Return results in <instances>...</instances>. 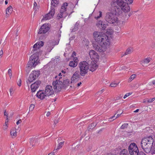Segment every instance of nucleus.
<instances>
[{"label":"nucleus","mask_w":155,"mask_h":155,"mask_svg":"<svg viewBox=\"0 0 155 155\" xmlns=\"http://www.w3.org/2000/svg\"><path fill=\"white\" fill-rule=\"evenodd\" d=\"M3 52L2 50H1L0 51V58H1L2 57V55H3Z\"/></svg>","instance_id":"nucleus-51"},{"label":"nucleus","mask_w":155,"mask_h":155,"mask_svg":"<svg viewBox=\"0 0 155 155\" xmlns=\"http://www.w3.org/2000/svg\"><path fill=\"white\" fill-rule=\"evenodd\" d=\"M153 143V140L151 136L142 139L141 142V148L146 153H149L151 150Z\"/></svg>","instance_id":"nucleus-3"},{"label":"nucleus","mask_w":155,"mask_h":155,"mask_svg":"<svg viewBox=\"0 0 155 155\" xmlns=\"http://www.w3.org/2000/svg\"><path fill=\"white\" fill-rule=\"evenodd\" d=\"M62 76V75H61V73H60L59 74H58V76H56L55 77V78H58H58H59V80H60V78H61V76Z\"/></svg>","instance_id":"nucleus-50"},{"label":"nucleus","mask_w":155,"mask_h":155,"mask_svg":"<svg viewBox=\"0 0 155 155\" xmlns=\"http://www.w3.org/2000/svg\"><path fill=\"white\" fill-rule=\"evenodd\" d=\"M39 60L38 57L35 54H33L30 58V60L28 62V64L30 65L29 67H35L39 63Z\"/></svg>","instance_id":"nucleus-9"},{"label":"nucleus","mask_w":155,"mask_h":155,"mask_svg":"<svg viewBox=\"0 0 155 155\" xmlns=\"http://www.w3.org/2000/svg\"><path fill=\"white\" fill-rule=\"evenodd\" d=\"M132 94V93H127L125 94V95L124 97V98L125 99L127 97L129 96L130 95H131Z\"/></svg>","instance_id":"nucleus-44"},{"label":"nucleus","mask_w":155,"mask_h":155,"mask_svg":"<svg viewBox=\"0 0 155 155\" xmlns=\"http://www.w3.org/2000/svg\"><path fill=\"white\" fill-rule=\"evenodd\" d=\"M151 153L152 154H155V141L153 144L152 147L151 148V150H150Z\"/></svg>","instance_id":"nucleus-31"},{"label":"nucleus","mask_w":155,"mask_h":155,"mask_svg":"<svg viewBox=\"0 0 155 155\" xmlns=\"http://www.w3.org/2000/svg\"><path fill=\"white\" fill-rule=\"evenodd\" d=\"M35 107V105L33 104H31L30 105L29 110V111H32Z\"/></svg>","instance_id":"nucleus-42"},{"label":"nucleus","mask_w":155,"mask_h":155,"mask_svg":"<svg viewBox=\"0 0 155 155\" xmlns=\"http://www.w3.org/2000/svg\"><path fill=\"white\" fill-rule=\"evenodd\" d=\"M151 60V58H147L143 60V61L142 62V64H147Z\"/></svg>","instance_id":"nucleus-30"},{"label":"nucleus","mask_w":155,"mask_h":155,"mask_svg":"<svg viewBox=\"0 0 155 155\" xmlns=\"http://www.w3.org/2000/svg\"><path fill=\"white\" fill-rule=\"evenodd\" d=\"M10 134L12 136H13L14 137L16 136V130L14 128L12 129L11 131Z\"/></svg>","instance_id":"nucleus-32"},{"label":"nucleus","mask_w":155,"mask_h":155,"mask_svg":"<svg viewBox=\"0 0 155 155\" xmlns=\"http://www.w3.org/2000/svg\"><path fill=\"white\" fill-rule=\"evenodd\" d=\"M74 58H73V61H74L75 62H77L78 63V58L77 57H73Z\"/></svg>","instance_id":"nucleus-49"},{"label":"nucleus","mask_w":155,"mask_h":155,"mask_svg":"<svg viewBox=\"0 0 155 155\" xmlns=\"http://www.w3.org/2000/svg\"><path fill=\"white\" fill-rule=\"evenodd\" d=\"M59 119H58L57 120H55L54 121V124L55 125H56V124H57L59 121Z\"/></svg>","instance_id":"nucleus-52"},{"label":"nucleus","mask_w":155,"mask_h":155,"mask_svg":"<svg viewBox=\"0 0 155 155\" xmlns=\"http://www.w3.org/2000/svg\"><path fill=\"white\" fill-rule=\"evenodd\" d=\"M128 150L130 155H138L139 150L135 143H131L129 146Z\"/></svg>","instance_id":"nucleus-10"},{"label":"nucleus","mask_w":155,"mask_h":155,"mask_svg":"<svg viewBox=\"0 0 155 155\" xmlns=\"http://www.w3.org/2000/svg\"><path fill=\"white\" fill-rule=\"evenodd\" d=\"M21 79H18V81L17 82V84L19 86H20L21 85Z\"/></svg>","instance_id":"nucleus-48"},{"label":"nucleus","mask_w":155,"mask_h":155,"mask_svg":"<svg viewBox=\"0 0 155 155\" xmlns=\"http://www.w3.org/2000/svg\"><path fill=\"white\" fill-rule=\"evenodd\" d=\"M76 53L74 51L72 54V57H74L75 56H76Z\"/></svg>","instance_id":"nucleus-56"},{"label":"nucleus","mask_w":155,"mask_h":155,"mask_svg":"<svg viewBox=\"0 0 155 155\" xmlns=\"http://www.w3.org/2000/svg\"><path fill=\"white\" fill-rule=\"evenodd\" d=\"M70 81L68 79L64 80L63 82V88H65L70 84Z\"/></svg>","instance_id":"nucleus-23"},{"label":"nucleus","mask_w":155,"mask_h":155,"mask_svg":"<svg viewBox=\"0 0 155 155\" xmlns=\"http://www.w3.org/2000/svg\"><path fill=\"white\" fill-rule=\"evenodd\" d=\"M22 122V120L21 119L19 120L17 122L16 124L18 125L19 124L21 123Z\"/></svg>","instance_id":"nucleus-53"},{"label":"nucleus","mask_w":155,"mask_h":155,"mask_svg":"<svg viewBox=\"0 0 155 155\" xmlns=\"http://www.w3.org/2000/svg\"><path fill=\"white\" fill-rule=\"evenodd\" d=\"M80 78V75L77 71L75 72L73 75L71 79V83H74L78 81Z\"/></svg>","instance_id":"nucleus-17"},{"label":"nucleus","mask_w":155,"mask_h":155,"mask_svg":"<svg viewBox=\"0 0 155 155\" xmlns=\"http://www.w3.org/2000/svg\"><path fill=\"white\" fill-rule=\"evenodd\" d=\"M4 115L6 116H7V118H8V114H7V113L6 112V111H5L4 112Z\"/></svg>","instance_id":"nucleus-62"},{"label":"nucleus","mask_w":155,"mask_h":155,"mask_svg":"<svg viewBox=\"0 0 155 155\" xmlns=\"http://www.w3.org/2000/svg\"><path fill=\"white\" fill-rule=\"evenodd\" d=\"M101 28L100 29L102 30H104L107 26L108 24L107 22L102 21V24H101Z\"/></svg>","instance_id":"nucleus-24"},{"label":"nucleus","mask_w":155,"mask_h":155,"mask_svg":"<svg viewBox=\"0 0 155 155\" xmlns=\"http://www.w3.org/2000/svg\"><path fill=\"white\" fill-rule=\"evenodd\" d=\"M58 143L57 147H55L54 151L56 152L58 150L61 148L64 144V141L62 140L61 138H59L58 140Z\"/></svg>","instance_id":"nucleus-19"},{"label":"nucleus","mask_w":155,"mask_h":155,"mask_svg":"<svg viewBox=\"0 0 155 155\" xmlns=\"http://www.w3.org/2000/svg\"><path fill=\"white\" fill-rule=\"evenodd\" d=\"M90 66V70L92 71H94L97 68V64L94 62L91 63Z\"/></svg>","instance_id":"nucleus-22"},{"label":"nucleus","mask_w":155,"mask_h":155,"mask_svg":"<svg viewBox=\"0 0 155 155\" xmlns=\"http://www.w3.org/2000/svg\"><path fill=\"white\" fill-rule=\"evenodd\" d=\"M8 73L9 74H12V70L11 69H9L8 70Z\"/></svg>","instance_id":"nucleus-58"},{"label":"nucleus","mask_w":155,"mask_h":155,"mask_svg":"<svg viewBox=\"0 0 155 155\" xmlns=\"http://www.w3.org/2000/svg\"><path fill=\"white\" fill-rule=\"evenodd\" d=\"M82 83L81 82H80L79 83H78L77 84V87H79L81 84Z\"/></svg>","instance_id":"nucleus-61"},{"label":"nucleus","mask_w":155,"mask_h":155,"mask_svg":"<svg viewBox=\"0 0 155 155\" xmlns=\"http://www.w3.org/2000/svg\"><path fill=\"white\" fill-rule=\"evenodd\" d=\"M122 97V96L121 95H120V96H118L116 97L115 100H120Z\"/></svg>","instance_id":"nucleus-46"},{"label":"nucleus","mask_w":155,"mask_h":155,"mask_svg":"<svg viewBox=\"0 0 155 155\" xmlns=\"http://www.w3.org/2000/svg\"><path fill=\"white\" fill-rule=\"evenodd\" d=\"M99 15L97 17H95V18L96 19H98L99 18H100L102 17V12L101 11L99 12Z\"/></svg>","instance_id":"nucleus-41"},{"label":"nucleus","mask_w":155,"mask_h":155,"mask_svg":"<svg viewBox=\"0 0 155 155\" xmlns=\"http://www.w3.org/2000/svg\"><path fill=\"white\" fill-rule=\"evenodd\" d=\"M41 83L40 81H37L33 84H32L31 86V91L32 92H35L36 89L39 87Z\"/></svg>","instance_id":"nucleus-18"},{"label":"nucleus","mask_w":155,"mask_h":155,"mask_svg":"<svg viewBox=\"0 0 155 155\" xmlns=\"http://www.w3.org/2000/svg\"><path fill=\"white\" fill-rule=\"evenodd\" d=\"M40 74L39 71H34L30 74L28 80L27 81L28 84H30L34 80L37 78Z\"/></svg>","instance_id":"nucleus-11"},{"label":"nucleus","mask_w":155,"mask_h":155,"mask_svg":"<svg viewBox=\"0 0 155 155\" xmlns=\"http://www.w3.org/2000/svg\"><path fill=\"white\" fill-rule=\"evenodd\" d=\"M13 89L12 88H10V92L11 95V93L13 91Z\"/></svg>","instance_id":"nucleus-60"},{"label":"nucleus","mask_w":155,"mask_h":155,"mask_svg":"<svg viewBox=\"0 0 155 155\" xmlns=\"http://www.w3.org/2000/svg\"><path fill=\"white\" fill-rule=\"evenodd\" d=\"M39 6L38 5L37 3L36 2H34V3L33 8L34 10L37 11L39 9Z\"/></svg>","instance_id":"nucleus-36"},{"label":"nucleus","mask_w":155,"mask_h":155,"mask_svg":"<svg viewBox=\"0 0 155 155\" xmlns=\"http://www.w3.org/2000/svg\"><path fill=\"white\" fill-rule=\"evenodd\" d=\"M13 11L12 8L11 6H9L6 10V17L8 18L9 15L11 14Z\"/></svg>","instance_id":"nucleus-21"},{"label":"nucleus","mask_w":155,"mask_h":155,"mask_svg":"<svg viewBox=\"0 0 155 155\" xmlns=\"http://www.w3.org/2000/svg\"><path fill=\"white\" fill-rule=\"evenodd\" d=\"M55 14V9L51 8L49 12L46 14L43 18L42 20H47L52 18Z\"/></svg>","instance_id":"nucleus-12"},{"label":"nucleus","mask_w":155,"mask_h":155,"mask_svg":"<svg viewBox=\"0 0 155 155\" xmlns=\"http://www.w3.org/2000/svg\"><path fill=\"white\" fill-rule=\"evenodd\" d=\"M101 24H102V21H98L96 24V25L98 28H101Z\"/></svg>","instance_id":"nucleus-35"},{"label":"nucleus","mask_w":155,"mask_h":155,"mask_svg":"<svg viewBox=\"0 0 155 155\" xmlns=\"http://www.w3.org/2000/svg\"><path fill=\"white\" fill-rule=\"evenodd\" d=\"M139 155H146L143 152H140L139 153Z\"/></svg>","instance_id":"nucleus-57"},{"label":"nucleus","mask_w":155,"mask_h":155,"mask_svg":"<svg viewBox=\"0 0 155 155\" xmlns=\"http://www.w3.org/2000/svg\"><path fill=\"white\" fill-rule=\"evenodd\" d=\"M133 1V0H113L111 2V5L112 6L117 5L124 12H128L130 9L128 4H131Z\"/></svg>","instance_id":"nucleus-2"},{"label":"nucleus","mask_w":155,"mask_h":155,"mask_svg":"<svg viewBox=\"0 0 155 155\" xmlns=\"http://www.w3.org/2000/svg\"><path fill=\"white\" fill-rule=\"evenodd\" d=\"M36 95L38 98L41 100H43L45 97L48 96L47 95H46L45 92H44V91H38Z\"/></svg>","instance_id":"nucleus-20"},{"label":"nucleus","mask_w":155,"mask_h":155,"mask_svg":"<svg viewBox=\"0 0 155 155\" xmlns=\"http://www.w3.org/2000/svg\"><path fill=\"white\" fill-rule=\"evenodd\" d=\"M8 122V118H7V119L6 120L5 123V125L7 126V123Z\"/></svg>","instance_id":"nucleus-59"},{"label":"nucleus","mask_w":155,"mask_h":155,"mask_svg":"<svg viewBox=\"0 0 155 155\" xmlns=\"http://www.w3.org/2000/svg\"><path fill=\"white\" fill-rule=\"evenodd\" d=\"M49 29V28L48 24H43L39 29L38 34H45Z\"/></svg>","instance_id":"nucleus-14"},{"label":"nucleus","mask_w":155,"mask_h":155,"mask_svg":"<svg viewBox=\"0 0 155 155\" xmlns=\"http://www.w3.org/2000/svg\"><path fill=\"white\" fill-rule=\"evenodd\" d=\"M96 125L97 124L95 123H92L88 127V130H90V129H94Z\"/></svg>","instance_id":"nucleus-28"},{"label":"nucleus","mask_w":155,"mask_h":155,"mask_svg":"<svg viewBox=\"0 0 155 155\" xmlns=\"http://www.w3.org/2000/svg\"><path fill=\"white\" fill-rule=\"evenodd\" d=\"M94 38L97 42L110 45V42L108 36L104 33L95 31L93 33Z\"/></svg>","instance_id":"nucleus-4"},{"label":"nucleus","mask_w":155,"mask_h":155,"mask_svg":"<svg viewBox=\"0 0 155 155\" xmlns=\"http://www.w3.org/2000/svg\"><path fill=\"white\" fill-rule=\"evenodd\" d=\"M29 65L28 66V68H27V69L26 70V73L27 74H28L30 71V68L31 67H29V66H30V65Z\"/></svg>","instance_id":"nucleus-45"},{"label":"nucleus","mask_w":155,"mask_h":155,"mask_svg":"<svg viewBox=\"0 0 155 155\" xmlns=\"http://www.w3.org/2000/svg\"><path fill=\"white\" fill-rule=\"evenodd\" d=\"M118 84L112 83L110 84V86L112 87H117Z\"/></svg>","instance_id":"nucleus-43"},{"label":"nucleus","mask_w":155,"mask_h":155,"mask_svg":"<svg viewBox=\"0 0 155 155\" xmlns=\"http://www.w3.org/2000/svg\"><path fill=\"white\" fill-rule=\"evenodd\" d=\"M104 92V90L102 89L100 91H99L97 92L98 94H102Z\"/></svg>","instance_id":"nucleus-55"},{"label":"nucleus","mask_w":155,"mask_h":155,"mask_svg":"<svg viewBox=\"0 0 155 155\" xmlns=\"http://www.w3.org/2000/svg\"><path fill=\"white\" fill-rule=\"evenodd\" d=\"M150 85H155V80L153 81L152 82L150 83Z\"/></svg>","instance_id":"nucleus-54"},{"label":"nucleus","mask_w":155,"mask_h":155,"mask_svg":"<svg viewBox=\"0 0 155 155\" xmlns=\"http://www.w3.org/2000/svg\"><path fill=\"white\" fill-rule=\"evenodd\" d=\"M58 3V0H52L51 5L54 6H55V5H57Z\"/></svg>","instance_id":"nucleus-33"},{"label":"nucleus","mask_w":155,"mask_h":155,"mask_svg":"<svg viewBox=\"0 0 155 155\" xmlns=\"http://www.w3.org/2000/svg\"><path fill=\"white\" fill-rule=\"evenodd\" d=\"M120 155H129L128 151L126 149H123L120 152Z\"/></svg>","instance_id":"nucleus-26"},{"label":"nucleus","mask_w":155,"mask_h":155,"mask_svg":"<svg viewBox=\"0 0 155 155\" xmlns=\"http://www.w3.org/2000/svg\"><path fill=\"white\" fill-rule=\"evenodd\" d=\"M89 54L91 59H94V61H97L98 59L99 56L95 51L92 50H90Z\"/></svg>","instance_id":"nucleus-13"},{"label":"nucleus","mask_w":155,"mask_h":155,"mask_svg":"<svg viewBox=\"0 0 155 155\" xmlns=\"http://www.w3.org/2000/svg\"><path fill=\"white\" fill-rule=\"evenodd\" d=\"M111 12H107L105 14L104 19L106 22L110 24L115 25L120 24V21L118 16L122 13V11L117 6L115 5L112 6Z\"/></svg>","instance_id":"nucleus-1"},{"label":"nucleus","mask_w":155,"mask_h":155,"mask_svg":"<svg viewBox=\"0 0 155 155\" xmlns=\"http://www.w3.org/2000/svg\"><path fill=\"white\" fill-rule=\"evenodd\" d=\"M45 93L48 96H50L54 93V91L53 89L52 86L50 85H47L45 87Z\"/></svg>","instance_id":"nucleus-16"},{"label":"nucleus","mask_w":155,"mask_h":155,"mask_svg":"<svg viewBox=\"0 0 155 155\" xmlns=\"http://www.w3.org/2000/svg\"><path fill=\"white\" fill-rule=\"evenodd\" d=\"M35 139L33 138H31L30 139V147L31 148L33 147L34 146L33 143L35 141Z\"/></svg>","instance_id":"nucleus-37"},{"label":"nucleus","mask_w":155,"mask_h":155,"mask_svg":"<svg viewBox=\"0 0 155 155\" xmlns=\"http://www.w3.org/2000/svg\"><path fill=\"white\" fill-rule=\"evenodd\" d=\"M50 114L49 112H48L46 114V116L48 117L50 115Z\"/></svg>","instance_id":"nucleus-63"},{"label":"nucleus","mask_w":155,"mask_h":155,"mask_svg":"<svg viewBox=\"0 0 155 155\" xmlns=\"http://www.w3.org/2000/svg\"><path fill=\"white\" fill-rule=\"evenodd\" d=\"M80 75L84 76L88 72L89 68L88 63L86 61L80 62L78 64Z\"/></svg>","instance_id":"nucleus-5"},{"label":"nucleus","mask_w":155,"mask_h":155,"mask_svg":"<svg viewBox=\"0 0 155 155\" xmlns=\"http://www.w3.org/2000/svg\"><path fill=\"white\" fill-rule=\"evenodd\" d=\"M77 63L73 61H71L70 62L69 65L70 67L74 68L77 66Z\"/></svg>","instance_id":"nucleus-25"},{"label":"nucleus","mask_w":155,"mask_h":155,"mask_svg":"<svg viewBox=\"0 0 155 155\" xmlns=\"http://www.w3.org/2000/svg\"><path fill=\"white\" fill-rule=\"evenodd\" d=\"M128 125L127 123H125L123 124L120 127V128L122 129H124L127 127Z\"/></svg>","instance_id":"nucleus-39"},{"label":"nucleus","mask_w":155,"mask_h":155,"mask_svg":"<svg viewBox=\"0 0 155 155\" xmlns=\"http://www.w3.org/2000/svg\"><path fill=\"white\" fill-rule=\"evenodd\" d=\"M132 52V51L131 49L130 48H129L127 49L124 54H123L122 56L129 54L131 53Z\"/></svg>","instance_id":"nucleus-27"},{"label":"nucleus","mask_w":155,"mask_h":155,"mask_svg":"<svg viewBox=\"0 0 155 155\" xmlns=\"http://www.w3.org/2000/svg\"><path fill=\"white\" fill-rule=\"evenodd\" d=\"M136 76L137 75L135 74H132L129 79V81L130 82L131 81L136 77Z\"/></svg>","instance_id":"nucleus-38"},{"label":"nucleus","mask_w":155,"mask_h":155,"mask_svg":"<svg viewBox=\"0 0 155 155\" xmlns=\"http://www.w3.org/2000/svg\"><path fill=\"white\" fill-rule=\"evenodd\" d=\"M55 152H53V153H49L48 155H54V153Z\"/></svg>","instance_id":"nucleus-64"},{"label":"nucleus","mask_w":155,"mask_h":155,"mask_svg":"<svg viewBox=\"0 0 155 155\" xmlns=\"http://www.w3.org/2000/svg\"><path fill=\"white\" fill-rule=\"evenodd\" d=\"M79 25V23L78 21L76 22L75 26L73 29L74 31H75L78 29V26Z\"/></svg>","instance_id":"nucleus-34"},{"label":"nucleus","mask_w":155,"mask_h":155,"mask_svg":"<svg viewBox=\"0 0 155 155\" xmlns=\"http://www.w3.org/2000/svg\"><path fill=\"white\" fill-rule=\"evenodd\" d=\"M44 44V42L42 41H39L35 44L33 47L32 51H33V53H35V51L38 49L42 47Z\"/></svg>","instance_id":"nucleus-15"},{"label":"nucleus","mask_w":155,"mask_h":155,"mask_svg":"<svg viewBox=\"0 0 155 155\" xmlns=\"http://www.w3.org/2000/svg\"><path fill=\"white\" fill-rule=\"evenodd\" d=\"M155 100V98H153L151 99L150 100H148L147 101V103H151L153 101H154V100Z\"/></svg>","instance_id":"nucleus-47"},{"label":"nucleus","mask_w":155,"mask_h":155,"mask_svg":"<svg viewBox=\"0 0 155 155\" xmlns=\"http://www.w3.org/2000/svg\"><path fill=\"white\" fill-rule=\"evenodd\" d=\"M152 0H144V2L145 4L148 5L150 4L152 2Z\"/></svg>","instance_id":"nucleus-40"},{"label":"nucleus","mask_w":155,"mask_h":155,"mask_svg":"<svg viewBox=\"0 0 155 155\" xmlns=\"http://www.w3.org/2000/svg\"><path fill=\"white\" fill-rule=\"evenodd\" d=\"M93 45L94 49L100 52L105 51L106 49L109 47L110 45H107L106 43L103 44L97 42L93 43Z\"/></svg>","instance_id":"nucleus-7"},{"label":"nucleus","mask_w":155,"mask_h":155,"mask_svg":"<svg viewBox=\"0 0 155 155\" xmlns=\"http://www.w3.org/2000/svg\"><path fill=\"white\" fill-rule=\"evenodd\" d=\"M123 112H122L121 113H120V114H118L117 115V117H115V115H114V116L111 117L109 118V120L110 121H113L116 118L118 117L120 115L122 114Z\"/></svg>","instance_id":"nucleus-29"},{"label":"nucleus","mask_w":155,"mask_h":155,"mask_svg":"<svg viewBox=\"0 0 155 155\" xmlns=\"http://www.w3.org/2000/svg\"><path fill=\"white\" fill-rule=\"evenodd\" d=\"M52 85L54 89L56 92H60L63 88V82L59 80L53 81Z\"/></svg>","instance_id":"nucleus-8"},{"label":"nucleus","mask_w":155,"mask_h":155,"mask_svg":"<svg viewBox=\"0 0 155 155\" xmlns=\"http://www.w3.org/2000/svg\"><path fill=\"white\" fill-rule=\"evenodd\" d=\"M68 5V3L65 2L64 3L62 6L59 13L58 14L57 16V18L58 20H61L67 16V14L66 11Z\"/></svg>","instance_id":"nucleus-6"}]
</instances>
